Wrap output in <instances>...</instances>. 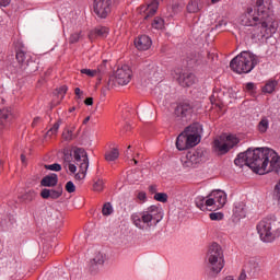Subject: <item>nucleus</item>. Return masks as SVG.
Wrapping results in <instances>:
<instances>
[{
	"label": "nucleus",
	"instance_id": "obj_19",
	"mask_svg": "<svg viewBox=\"0 0 280 280\" xmlns=\"http://www.w3.org/2000/svg\"><path fill=\"white\" fill-rule=\"evenodd\" d=\"M73 159L75 163H80V165H88L89 166V154L82 148H77L73 151Z\"/></svg>",
	"mask_w": 280,
	"mask_h": 280
},
{
	"label": "nucleus",
	"instance_id": "obj_23",
	"mask_svg": "<svg viewBox=\"0 0 280 280\" xmlns=\"http://www.w3.org/2000/svg\"><path fill=\"white\" fill-rule=\"evenodd\" d=\"M280 82V74H277L272 80H269L266 85L264 86V93H275V89L279 86Z\"/></svg>",
	"mask_w": 280,
	"mask_h": 280
},
{
	"label": "nucleus",
	"instance_id": "obj_44",
	"mask_svg": "<svg viewBox=\"0 0 280 280\" xmlns=\"http://www.w3.org/2000/svg\"><path fill=\"white\" fill-rule=\"evenodd\" d=\"M34 198H36V191H34V190H30L28 192H26L24 195V200H27V202H32V200H34Z\"/></svg>",
	"mask_w": 280,
	"mask_h": 280
},
{
	"label": "nucleus",
	"instance_id": "obj_6",
	"mask_svg": "<svg viewBox=\"0 0 280 280\" xmlns=\"http://www.w3.org/2000/svg\"><path fill=\"white\" fill-rule=\"evenodd\" d=\"M257 232L261 242L270 244L280 237V228L273 219H262L257 224Z\"/></svg>",
	"mask_w": 280,
	"mask_h": 280
},
{
	"label": "nucleus",
	"instance_id": "obj_22",
	"mask_svg": "<svg viewBox=\"0 0 280 280\" xmlns=\"http://www.w3.org/2000/svg\"><path fill=\"white\" fill-rule=\"evenodd\" d=\"M176 148L179 152H183V150H189V143L187 141V133L185 130L177 137Z\"/></svg>",
	"mask_w": 280,
	"mask_h": 280
},
{
	"label": "nucleus",
	"instance_id": "obj_29",
	"mask_svg": "<svg viewBox=\"0 0 280 280\" xmlns=\"http://www.w3.org/2000/svg\"><path fill=\"white\" fill-rule=\"evenodd\" d=\"M119 159V149L114 148L105 153V161L112 162Z\"/></svg>",
	"mask_w": 280,
	"mask_h": 280
},
{
	"label": "nucleus",
	"instance_id": "obj_51",
	"mask_svg": "<svg viewBox=\"0 0 280 280\" xmlns=\"http://www.w3.org/2000/svg\"><path fill=\"white\" fill-rule=\"evenodd\" d=\"M11 0H0V8H8L10 5Z\"/></svg>",
	"mask_w": 280,
	"mask_h": 280
},
{
	"label": "nucleus",
	"instance_id": "obj_18",
	"mask_svg": "<svg viewBox=\"0 0 280 280\" xmlns=\"http://www.w3.org/2000/svg\"><path fill=\"white\" fill-rule=\"evenodd\" d=\"M60 196H62V187H59L57 190L44 188L40 191V197L44 198V200H48V198H51V200H58Z\"/></svg>",
	"mask_w": 280,
	"mask_h": 280
},
{
	"label": "nucleus",
	"instance_id": "obj_28",
	"mask_svg": "<svg viewBox=\"0 0 280 280\" xmlns=\"http://www.w3.org/2000/svg\"><path fill=\"white\" fill-rule=\"evenodd\" d=\"M156 10H159V1L153 0V3L149 4L147 8L144 19H150V16H154L156 14Z\"/></svg>",
	"mask_w": 280,
	"mask_h": 280
},
{
	"label": "nucleus",
	"instance_id": "obj_49",
	"mask_svg": "<svg viewBox=\"0 0 280 280\" xmlns=\"http://www.w3.org/2000/svg\"><path fill=\"white\" fill-rule=\"evenodd\" d=\"M57 91H58L59 95H65L67 93V91H69V88H67V85H62Z\"/></svg>",
	"mask_w": 280,
	"mask_h": 280
},
{
	"label": "nucleus",
	"instance_id": "obj_16",
	"mask_svg": "<svg viewBox=\"0 0 280 280\" xmlns=\"http://www.w3.org/2000/svg\"><path fill=\"white\" fill-rule=\"evenodd\" d=\"M135 47L139 51H148L152 47V39L148 35H141L135 39Z\"/></svg>",
	"mask_w": 280,
	"mask_h": 280
},
{
	"label": "nucleus",
	"instance_id": "obj_36",
	"mask_svg": "<svg viewBox=\"0 0 280 280\" xmlns=\"http://www.w3.org/2000/svg\"><path fill=\"white\" fill-rule=\"evenodd\" d=\"M80 38H82V32H75V33H72L69 37V43L70 45H75V43H79L80 42Z\"/></svg>",
	"mask_w": 280,
	"mask_h": 280
},
{
	"label": "nucleus",
	"instance_id": "obj_31",
	"mask_svg": "<svg viewBox=\"0 0 280 280\" xmlns=\"http://www.w3.org/2000/svg\"><path fill=\"white\" fill-rule=\"evenodd\" d=\"M104 66H101L100 68H97L96 70H92V69H81V73L83 75H88V78H95V75H97V73H102V68Z\"/></svg>",
	"mask_w": 280,
	"mask_h": 280
},
{
	"label": "nucleus",
	"instance_id": "obj_64",
	"mask_svg": "<svg viewBox=\"0 0 280 280\" xmlns=\"http://www.w3.org/2000/svg\"><path fill=\"white\" fill-rule=\"evenodd\" d=\"M195 62H199V60H198V59H196V60H195Z\"/></svg>",
	"mask_w": 280,
	"mask_h": 280
},
{
	"label": "nucleus",
	"instance_id": "obj_9",
	"mask_svg": "<svg viewBox=\"0 0 280 280\" xmlns=\"http://www.w3.org/2000/svg\"><path fill=\"white\" fill-rule=\"evenodd\" d=\"M238 143L240 138L229 135L225 138H220L213 141L214 152L220 156H223V154H229V152H231V150H233Z\"/></svg>",
	"mask_w": 280,
	"mask_h": 280
},
{
	"label": "nucleus",
	"instance_id": "obj_3",
	"mask_svg": "<svg viewBox=\"0 0 280 280\" xmlns=\"http://www.w3.org/2000/svg\"><path fill=\"white\" fill-rule=\"evenodd\" d=\"M206 264L209 277H218L224 268V249L218 243H212L206 255Z\"/></svg>",
	"mask_w": 280,
	"mask_h": 280
},
{
	"label": "nucleus",
	"instance_id": "obj_24",
	"mask_svg": "<svg viewBox=\"0 0 280 280\" xmlns=\"http://www.w3.org/2000/svg\"><path fill=\"white\" fill-rule=\"evenodd\" d=\"M98 266H104V254L96 253L94 258L90 261V270L93 272L97 270Z\"/></svg>",
	"mask_w": 280,
	"mask_h": 280
},
{
	"label": "nucleus",
	"instance_id": "obj_62",
	"mask_svg": "<svg viewBox=\"0 0 280 280\" xmlns=\"http://www.w3.org/2000/svg\"><path fill=\"white\" fill-rule=\"evenodd\" d=\"M1 167H3V164H1V161H0V170H1Z\"/></svg>",
	"mask_w": 280,
	"mask_h": 280
},
{
	"label": "nucleus",
	"instance_id": "obj_43",
	"mask_svg": "<svg viewBox=\"0 0 280 280\" xmlns=\"http://www.w3.org/2000/svg\"><path fill=\"white\" fill-rule=\"evenodd\" d=\"M94 191H103L104 189V179H97L93 185Z\"/></svg>",
	"mask_w": 280,
	"mask_h": 280
},
{
	"label": "nucleus",
	"instance_id": "obj_11",
	"mask_svg": "<svg viewBox=\"0 0 280 280\" xmlns=\"http://www.w3.org/2000/svg\"><path fill=\"white\" fill-rule=\"evenodd\" d=\"M174 115L178 121L187 124L191 119V115H194V104L189 101L179 102L174 110Z\"/></svg>",
	"mask_w": 280,
	"mask_h": 280
},
{
	"label": "nucleus",
	"instance_id": "obj_57",
	"mask_svg": "<svg viewBox=\"0 0 280 280\" xmlns=\"http://www.w3.org/2000/svg\"><path fill=\"white\" fill-rule=\"evenodd\" d=\"M90 120H91V116H88V117L83 120V124H89Z\"/></svg>",
	"mask_w": 280,
	"mask_h": 280
},
{
	"label": "nucleus",
	"instance_id": "obj_48",
	"mask_svg": "<svg viewBox=\"0 0 280 280\" xmlns=\"http://www.w3.org/2000/svg\"><path fill=\"white\" fill-rule=\"evenodd\" d=\"M10 117V112L2 109L0 110V119H8Z\"/></svg>",
	"mask_w": 280,
	"mask_h": 280
},
{
	"label": "nucleus",
	"instance_id": "obj_46",
	"mask_svg": "<svg viewBox=\"0 0 280 280\" xmlns=\"http://www.w3.org/2000/svg\"><path fill=\"white\" fill-rule=\"evenodd\" d=\"M67 170H69L70 174H75V172H78V166H75V164L68 163Z\"/></svg>",
	"mask_w": 280,
	"mask_h": 280
},
{
	"label": "nucleus",
	"instance_id": "obj_39",
	"mask_svg": "<svg viewBox=\"0 0 280 280\" xmlns=\"http://www.w3.org/2000/svg\"><path fill=\"white\" fill-rule=\"evenodd\" d=\"M73 160V155L69 152H65L63 153V170H67V165H69V163H71V161Z\"/></svg>",
	"mask_w": 280,
	"mask_h": 280
},
{
	"label": "nucleus",
	"instance_id": "obj_47",
	"mask_svg": "<svg viewBox=\"0 0 280 280\" xmlns=\"http://www.w3.org/2000/svg\"><path fill=\"white\" fill-rule=\"evenodd\" d=\"M138 200H140L141 202H145L148 196L145 195L144 191H140L137 196Z\"/></svg>",
	"mask_w": 280,
	"mask_h": 280
},
{
	"label": "nucleus",
	"instance_id": "obj_50",
	"mask_svg": "<svg viewBox=\"0 0 280 280\" xmlns=\"http://www.w3.org/2000/svg\"><path fill=\"white\" fill-rule=\"evenodd\" d=\"M246 91H254L255 90V83L249 82L245 85Z\"/></svg>",
	"mask_w": 280,
	"mask_h": 280
},
{
	"label": "nucleus",
	"instance_id": "obj_59",
	"mask_svg": "<svg viewBox=\"0 0 280 280\" xmlns=\"http://www.w3.org/2000/svg\"><path fill=\"white\" fill-rule=\"evenodd\" d=\"M132 161H133V163H135V165H137L139 162L137 161V160H135V159H132Z\"/></svg>",
	"mask_w": 280,
	"mask_h": 280
},
{
	"label": "nucleus",
	"instance_id": "obj_60",
	"mask_svg": "<svg viewBox=\"0 0 280 280\" xmlns=\"http://www.w3.org/2000/svg\"><path fill=\"white\" fill-rule=\"evenodd\" d=\"M220 0H211L212 3H218Z\"/></svg>",
	"mask_w": 280,
	"mask_h": 280
},
{
	"label": "nucleus",
	"instance_id": "obj_13",
	"mask_svg": "<svg viewBox=\"0 0 280 280\" xmlns=\"http://www.w3.org/2000/svg\"><path fill=\"white\" fill-rule=\"evenodd\" d=\"M15 58L21 69H23L24 71H38V63L36 62V60L32 59V55L26 54L23 50H19L15 55Z\"/></svg>",
	"mask_w": 280,
	"mask_h": 280
},
{
	"label": "nucleus",
	"instance_id": "obj_38",
	"mask_svg": "<svg viewBox=\"0 0 280 280\" xmlns=\"http://www.w3.org/2000/svg\"><path fill=\"white\" fill-rule=\"evenodd\" d=\"M60 124H62V120H58L54 124V126L47 131L48 137H51V135H57L58 130L60 129Z\"/></svg>",
	"mask_w": 280,
	"mask_h": 280
},
{
	"label": "nucleus",
	"instance_id": "obj_37",
	"mask_svg": "<svg viewBox=\"0 0 280 280\" xmlns=\"http://www.w3.org/2000/svg\"><path fill=\"white\" fill-rule=\"evenodd\" d=\"M113 211H114V209H113V205H110V202H105L103 205V208H102L103 215H106V217L112 215Z\"/></svg>",
	"mask_w": 280,
	"mask_h": 280
},
{
	"label": "nucleus",
	"instance_id": "obj_42",
	"mask_svg": "<svg viewBox=\"0 0 280 280\" xmlns=\"http://www.w3.org/2000/svg\"><path fill=\"white\" fill-rule=\"evenodd\" d=\"M210 220L212 221H220V220H224V213L222 212H211L209 214Z\"/></svg>",
	"mask_w": 280,
	"mask_h": 280
},
{
	"label": "nucleus",
	"instance_id": "obj_7",
	"mask_svg": "<svg viewBox=\"0 0 280 280\" xmlns=\"http://www.w3.org/2000/svg\"><path fill=\"white\" fill-rule=\"evenodd\" d=\"M259 154L260 148L255 150L248 149L245 153H240L237 155V158L234 160V165H236V167H244V165H246L255 174H259V164L261 163Z\"/></svg>",
	"mask_w": 280,
	"mask_h": 280
},
{
	"label": "nucleus",
	"instance_id": "obj_33",
	"mask_svg": "<svg viewBox=\"0 0 280 280\" xmlns=\"http://www.w3.org/2000/svg\"><path fill=\"white\" fill-rule=\"evenodd\" d=\"M151 25H152L153 30H163L165 27V20L156 16V18H154Z\"/></svg>",
	"mask_w": 280,
	"mask_h": 280
},
{
	"label": "nucleus",
	"instance_id": "obj_53",
	"mask_svg": "<svg viewBox=\"0 0 280 280\" xmlns=\"http://www.w3.org/2000/svg\"><path fill=\"white\" fill-rule=\"evenodd\" d=\"M84 104L86 106H93V97H88L85 101H84Z\"/></svg>",
	"mask_w": 280,
	"mask_h": 280
},
{
	"label": "nucleus",
	"instance_id": "obj_30",
	"mask_svg": "<svg viewBox=\"0 0 280 280\" xmlns=\"http://www.w3.org/2000/svg\"><path fill=\"white\" fill-rule=\"evenodd\" d=\"M245 270H247V272H257V270H259V262H257L255 259L249 260L245 265Z\"/></svg>",
	"mask_w": 280,
	"mask_h": 280
},
{
	"label": "nucleus",
	"instance_id": "obj_10",
	"mask_svg": "<svg viewBox=\"0 0 280 280\" xmlns=\"http://www.w3.org/2000/svg\"><path fill=\"white\" fill-rule=\"evenodd\" d=\"M207 207H210L209 211H217V209H222L226 205V192L224 190H212L207 196L206 201Z\"/></svg>",
	"mask_w": 280,
	"mask_h": 280
},
{
	"label": "nucleus",
	"instance_id": "obj_1",
	"mask_svg": "<svg viewBox=\"0 0 280 280\" xmlns=\"http://www.w3.org/2000/svg\"><path fill=\"white\" fill-rule=\"evenodd\" d=\"M257 11L253 8L247 10L241 16V25L245 27H253L250 30L252 38H264L268 25L272 23V13L270 8L264 5V0L256 1Z\"/></svg>",
	"mask_w": 280,
	"mask_h": 280
},
{
	"label": "nucleus",
	"instance_id": "obj_35",
	"mask_svg": "<svg viewBox=\"0 0 280 280\" xmlns=\"http://www.w3.org/2000/svg\"><path fill=\"white\" fill-rule=\"evenodd\" d=\"M187 11H188L190 14H196V12H200V7L198 5V2H196V1H190V2L187 4Z\"/></svg>",
	"mask_w": 280,
	"mask_h": 280
},
{
	"label": "nucleus",
	"instance_id": "obj_40",
	"mask_svg": "<svg viewBox=\"0 0 280 280\" xmlns=\"http://www.w3.org/2000/svg\"><path fill=\"white\" fill-rule=\"evenodd\" d=\"M154 200L158 202H167V194L165 192H155Z\"/></svg>",
	"mask_w": 280,
	"mask_h": 280
},
{
	"label": "nucleus",
	"instance_id": "obj_17",
	"mask_svg": "<svg viewBox=\"0 0 280 280\" xmlns=\"http://www.w3.org/2000/svg\"><path fill=\"white\" fill-rule=\"evenodd\" d=\"M109 30L106 26H98L95 27L94 30L90 31L88 38L93 43L96 38H106L108 36Z\"/></svg>",
	"mask_w": 280,
	"mask_h": 280
},
{
	"label": "nucleus",
	"instance_id": "obj_63",
	"mask_svg": "<svg viewBox=\"0 0 280 280\" xmlns=\"http://www.w3.org/2000/svg\"><path fill=\"white\" fill-rule=\"evenodd\" d=\"M110 82H113V78L109 79V84H110Z\"/></svg>",
	"mask_w": 280,
	"mask_h": 280
},
{
	"label": "nucleus",
	"instance_id": "obj_14",
	"mask_svg": "<svg viewBox=\"0 0 280 280\" xmlns=\"http://www.w3.org/2000/svg\"><path fill=\"white\" fill-rule=\"evenodd\" d=\"M113 8V0H93L94 14L98 19H106Z\"/></svg>",
	"mask_w": 280,
	"mask_h": 280
},
{
	"label": "nucleus",
	"instance_id": "obj_56",
	"mask_svg": "<svg viewBox=\"0 0 280 280\" xmlns=\"http://www.w3.org/2000/svg\"><path fill=\"white\" fill-rule=\"evenodd\" d=\"M39 120H40L39 117L34 118L32 126H35L36 124H38Z\"/></svg>",
	"mask_w": 280,
	"mask_h": 280
},
{
	"label": "nucleus",
	"instance_id": "obj_34",
	"mask_svg": "<svg viewBox=\"0 0 280 280\" xmlns=\"http://www.w3.org/2000/svg\"><path fill=\"white\" fill-rule=\"evenodd\" d=\"M73 130H75V127L72 128H65L62 132V139L63 141H73Z\"/></svg>",
	"mask_w": 280,
	"mask_h": 280
},
{
	"label": "nucleus",
	"instance_id": "obj_21",
	"mask_svg": "<svg viewBox=\"0 0 280 280\" xmlns=\"http://www.w3.org/2000/svg\"><path fill=\"white\" fill-rule=\"evenodd\" d=\"M56 185H58V174H56V173H51L49 175H46L40 180V186L42 187H56Z\"/></svg>",
	"mask_w": 280,
	"mask_h": 280
},
{
	"label": "nucleus",
	"instance_id": "obj_45",
	"mask_svg": "<svg viewBox=\"0 0 280 280\" xmlns=\"http://www.w3.org/2000/svg\"><path fill=\"white\" fill-rule=\"evenodd\" d=\"M66 191H68V194H73L75 191V184H73L71 180L67 182Z\"/></svg>",
	"mask_w": 280,
	"mask_h": 280
},
{
	"label": "nucleus",
	"instance_id": "obj_32",
	"mask_svg": "<svg viewBox=\"0 0 280 280\" xmlns=\"http://www.w3.org/2000/svg\"><path fill=\"white\" fill-rule=\"evenodd\" d=\"M269 126H270V121L268 120V118H266V117L261 118V120L258 124L259 132H261V133L267 132Z\"/></svg>",
	"mask_w": 280,
	"mask_h": 280
},
{
	"label": "nucleus",
	"instance_id": "obj_8",
	"mask_svg": "<svg viewBox=\"0 0 280 280\" xmlns=\"http://www.w3.org/2000/svg\"><path fill=\"white\" fill-rule=\"evenodd\" d=\"M209 156L207 150L198 148L195 151H189L186 156L182 158L183 167H198L202 163H207Z\"/></svg>",
	"mask_w": 280,
	"mask_h": 280
},
{
	"label": "nucleus",
	"instance_id": "obj_2",
	"mask_svg": "<svg viewBox=\"0 0 280 280\" xmlns=\"http://www.w3.org/2000/svg\"><path fill=\"white\" fill-rule=\"evenodd\" d=\"M161 220H163V209L158 206H150L141 212L131 214V222L136 229L147 233H150V231L156 229Z\"/></svg>",
	"mask_w": 280,
	"mask_h": 280
},
{
	"label": "nucleus",
	"instance_id": "obj_5",
	"mask_svg": "<svg viewBox=\"0 0 280 280\" xmlns=\"http://www.w3.org/2000/svg\"><path fill=\"white\" fill-rule=\"evenodd\" d=\"M257 65H259V58L255 54L242 51L231 60L230 69H232L234 73H250Z\"/></svg>",
	"mask_w": 280,
	"mask_h": 280
},
{
	"label": "nucleus",
	"instance_id": "obj_27",
	"mask_svg": "<svg viewBox=\"0 0 280 280\" xmlns=\"http://www.w3.org/2000/svg\"><path fill=\"white\" fill-rule=\"evenodd\" d=\"M79 173L74 175L75 180H84L86 172H89V164H79Z\"/></svg>",
	"mask_w": 280,
	"mask_h": 280
},
{
	"label": "nucleus",
	"instance_id": "obj_25",
	"mask_svg": "<svg viewBox=\"0 0 280 280\" xmlns=\"http://www.w3.org/2000/svg\"><path fill=\"white\" fill-rule=\"evenodd\" d=\"M233 214L238 219L246 218V205H244V202L235 203Z\"/></svg>",
	"mask_w": 280,
	"mask_h": 280
},
{
	"label": "nucleus",
	"instance_id": "obj_52",
	"mask_svg": "<svg viewBox=\"0 0 280 280\" xmlns=\"http://www.w3.org/2000/svg\"><path fill=\"white\" fill-rule=\"evenodd\" d=\"M156 190H158V189H156V185H151V186H149V191H150V194H155V195H156V194H158Z\"/></svg>",
	"mask_w": 280,
	"mask_h": 280
},
{
	"label": "nucleus",
	"instance_id": "obj_20",
	"mask_svg": "<svg viewBox=\"0 0 280 280\" xmlns=\"http://www.w3.org/2000/svg\"><path fill=\"white\" fill-rule=\"evenodd\" d=\"M180 86H194L196 84V75L194 73H183L177 78Z\"/></svg>",
	"mask_w": 280,
	"mask_h": 280
},
{
	"label": "nucleus",
	"instance_id": "obj_58",
	"mask_svg": "<svg viewBox=\"0 0 280 280\" xmlns=\"http://www.w3.org/2000/svg\"><path fill=\"white\" fill-rule=\"evenodd\" d=\"M21 161H22V163H25V155L24 154L21 155Z\"/></svg>",
	"mask_w": 280,
	"mask_h": 280
},
{
	"label": "nucleus",
	"instance_id": "obj_55",
	"mask_svg": "<svg viewBox=\"0 0 280 280\" xmlns=\"http://www.w3.org/2000/svg\"><path fill=\"white\" fill-rule=\"evenodd\" d=\"M74 93H75L77 96L80 97V95H82L84 92H82V90H80V88H75Z\"/></svg>",
	"mask_w": 280,
	"mask_h": 280
},
{
	"label": "nucleus",
	"instance_id": "obj_15",
	"mask_svg": "<svg viewBox=\"0 0 280 280\" xmlns=\"http://www.w3.org/2000/svg\"><path fill=\"white\" fill-rule=\"evenodd\" d=\"M114 80L116 84H119V86H126V84H130V81L132 80V70L128 66L118 68L114 74Z\"/></svg>",
	"mask_w": 280,
	"mask_h": 280
},
{
	"label": "nucleus",
	"instance_id": "obj_61",
	"mask_svg": "<svg viewBox=\"0 0 280 280\" xmlns=\"http://www.w3.org/2000/svg\"><path fill=\"white\" fill-rule=\"evenodd\" d=\"M75 110V107L70 108V113H73Z\"/></svg>",
	"mask_w": 280,
	"mask_h": 280
},
{
	"label": "nucleus",
	"instance_id": "obj_26",
	"mask_svg": "<svg viewBox=\"0 0 280 280\" xmlns=\"http://www.w3.org/2000/svg\"><path fill=\"white\" fill-rule=\"evenodd\" d=\"M195 205L197 209H200V211H209L210 207L207 206V198L203 196H198L195 198Z\"/></svg>",
	"mask_w": 280,
	"mask_h": 280
},
{
	"label": "nucleus",
	"instance_id": "obj_41",
	"mask_svg": "<svg viewBox=\"0 0 280 280\" xmlns=\"http://www.w3.org/2000/svg\"><path fill=\"white\" fill-rule=\"evenodd\" d=\"M45 170H49L50 172H60L62 170V165L58 163L45 165Z\"/></svg>",
	"mask_w": 280,
	"mask_h": 280
},
{
	"label": "nucleus",
	"instance_id": "obj_54",
	"mask_svg": "<svg viewBox=\"0 0 280 280\" xmlns=\"http://www.w3.org/2000/svg\"><path fill=\"white\" fill-rule=\"evenodd\" d=\"M238 280H246V269H243V271L241 272Z\"/></svg>",
	"mask_w": 280,
	"mask_h": 280
},
{
	"label": "nucleus",
	"instance_id": "obj_12",
	"mask_svg": "<svg viewBox=\"0 0 280 280\" xmlns=\"http://www.w3.org/2000/svg\"><path fill=\"white\" fill-rule=\"evenodd\" d=\"M185 131L188 148H195V145L200 143V136L202 135V125H200V122H194L192 125L188 126Z\"/></svg>",
	"mask_w": 280,
	"mask_h": 280
},
{
	"label": "nucleus",
	"instance_id": "obj_4",
	"mask_svg": "<svg viewBox=\"0 0 280 280\" xmlns=\"http://www.w3.org/2000/svg\"><path fill=\"white\" fill-rule=\"evenodd\" d=\"M259 160L260 163H258V174L260 176L270 172L279 174L280 156L275 150L270 148H260Z\"/></svg>",
	"mask_w": 280,
	"mask_h": 280
}]
</instances>
